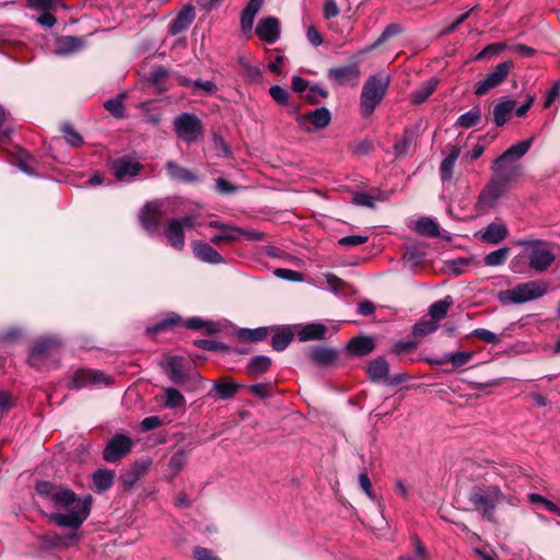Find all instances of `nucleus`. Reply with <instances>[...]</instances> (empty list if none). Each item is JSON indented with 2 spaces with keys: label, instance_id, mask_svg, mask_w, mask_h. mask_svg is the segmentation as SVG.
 <instances>
[{
  "label": "nucleus",
  "instance_id": "obj_33",
  "mask_svg": "<svg viewBox=\"0 0 560 560\" xmlns=\"http://www.w3.org/2000/svg\"><path fill=\"white\" fill-rule=\"evenodd\" d=\"M166 170L170 177L177 182L190 183L196 179L195 175L185 167L176 164L173 161L167 162Z\"/></svg>",
  "mask_w": 560,
  "mask_h": 560
},
{
  "label": "nucleus",
  "instance_id": "obj_41",
  "mask_svg": "<svg viewBox=\"0 0 560 560\" xmlns=\"http://www.w3.org/2000/svg\"><path fill=\"white\" fill-rule=\"evenodd\" d=\"M510 249L508 247H501L493 250L485 256L483 262L487 266H501L506 261Z\"/></svg>",
  "mask_w": 560,
  "mask_h": 560
},
{
  "label": "nucleus",
  "instance_id": "obj_64",
  "mask_svg": "<svg viewBox=\"0 0 560 560\" xmlns=\"http://www.w3.org/2000/svg\"><path fill=\"white\" fill-rule=\"evenodd\" d=\"M560 96V81H557L552 88L547 92L546 100L544 102V107H550L553 102Z\"/></svg>",
  "mask_w": 560,
  "mask_h": 560
},
{
  "label": "nucleus",
  "instance_id": "obj_24",
  "mask_svg": "<svg viewBox=\"0 0 560 560\" xmlns=\"http://www.w3.org/2000/svg\"><path fill=\"white\" fill-rule=\"evenodd\" d=\"M375 343L373 338L360 336L352 338L348 343V350L351 354L362 357L374 350Z\"/></svg>",
  "mask_w": 560,
  "mask_h": 560
},
{
  "label": "nucleus",
  "instance_id": "obj_4",
  "mask_svg": "<svg viewBox=\"0 0 560 560\" xmlns=\"http://www.w3.org/2000/svg\"><path fill=\"white\" fill-rule=\"evenodd\" d=\"M548 282L533 280L515 285L513 289L502 290L498 293V300L504 304H522L544 296L548 291Z\"/></svg>",
  "mask_w": 560,
  "mask_h": 560
},
{
  "label": "nucleus",
  "instance_id": "obj_36",
  "mask_svg": "<svg viewBox=\"0 0 560 560\" xmlns=\"http://www.w3.org/2000/svg\"><path fill=\"white\" fill-rule=\"evenodd\" d=\"M481 119V110L478 107H474L469 112L460 115L457 118L455 126L464 129H468L477 126Z\"/></svg>",
  "mask_w": 560,
  "mask_h": 560
},
{
  "label": "nucleus",
  "instance_id": "obj_29",
  "mask_svg": "<svg viewBox=\"0 0 560 560\" xmlns=\"http://www.w3.org/2000/svg\"><path fill=\"white\" fill-rule=\"evenodd\" d=\"M508 235V230L502 224L491 223L483 231L481 238L486 243L498 244Z\"/></svg>",
  "mask_w": 560,
  "mask_h": 560
},
{
  "label": "nucleus",
  "instance_id": "obj_19",
  "mask_svg": "<svg viewBox=\"0 0 560 560\" xmlns=\"http://www.w3.org/2000/svg\"><path fill=\"white\" fill-rule=\"evenodd\" d=\"M256 33L260 39L269 44L276 43L280 37L279 20L273 16L261 19L256 26Z\"/></svg>",
  "mask_w": 560,
  "mask_h": 560
},
{
  "label": "nucleus",
  "instance_id": "obj_22",
  "mask_svg": "<svg viewBox=\"0 0 560 560\" xmlns=\"http://www.w3.org/2000/svg\"><path fill=\"white\" fill-rule=\"evenodd\" d=\"M195 18L194 9L188 7L182 10L174 20L168 24V32L172 35H177L187 30L192 23Z\"/></svg>",
  "mask_w": 560,
  "mask_h": 560
},
{
  "label": "nucleus",
  "instance_id": "obj_54",
  "mask_svg": "<svg viewBox=\"0 0 560 560\" xmlns=\"http://www.w3.org/2000/svg\"><path fill=\"white\" fill-rule=\"evenodd\" d=\"M62 130L70 145L79 147L83 142L82 137L70 125H66Z\"/></svg>",
  "mask_w": 560,
  "mask_h": 560
},
{
  "label": "nucleus",
  "instance_id": "obj_39",
  "mask_svg": "<svg viewBox=\"0 0 560 560\" xmlns=\"http://www.w3.org/2000/svg\"><path fill=\"white\" fill-rule=\"evenodd\" d=\"M212 388L217 390L221 399H228L235 394L237 385L232 381L224 378L222 381L212 382Z\"/></svg>",
  "mask_w": 560,
  "mask_h": 560
},
{
  "label": "nucleus",
  "instance_id": "obj_11",
  "mask_svg": "<svg viewBox=\"0 0 560 560\" xmlns=\"http://www.w3.org/2000/svg\"><path fill=\"white\" fill-rule=\"evenodd\" d=\"M331 115L326 107L316 108L296 117L299 127L307 132L324 129L329 125Z\"/></svg>",
  "mask_w": 560,
  "mask_h": 560
},
{
  "label": "nucleus",
  "instance_id": "obj_18",
  "mask_svg": "<svg viewBox=\"0 0 560 560\" xmlns=\"http://www.w3.org/2000/svg\"><path fill=\"white\" fill-rule=\"evenodd\" d=\"M60 346V340L57 337H44L38 339L31 349L30 363L33 366L37 365V361L49 354V352Z\"/></svg>",
  "mask_w": 560,
  "mask_h": 560
},
{
  "label": "nucleus",
  "instance_id": "obj_45",
  "mask_svg": "<svg viewBox=\"0 0 560 560\" xmlns=\"http://www.w3.org/2000/svg\"><path fill=\"white\" fill-rule=\"evenodd\" d=\"M472 358V352L468 351H457L451 352L446 354V361L452 363L454 368H460L467 364Z\"/></svg>",
  "mask_w": 560,
  "mask_h": 560
},
{
  "label": "nucleus",
  "instance_id": "obj_27",
  "mask_svg": "<svg viewBox=\"0 0 560 560\" xmlns=\"http://www.w3.org/2000/svg\"><path fill=\"white\" fill-rule=\"evenodd\" d=\"M460 154V148L459 147H452L450 150L448 155L442 161L440 165V174L441 179L443 182L450 180L453 176L454 166L456 163V160L458 159Z\"/></svg>",
  "mask_w": 560,
  "mask_h": 560
},
{
  "label": "nucleus",
  "instance_id": "obj_56",
  "mask_svg": "<svg viewBox=\"0 0 560 560\" xmlns=\"http://www.w3.org/2000/svg\"><path fill=\"white\" fill-rule=\"evenodd\" d=\"M400 32H401L400 25H398V24H389V25H387L385 27V30L383 31V33L381 34V36L375 42V44L373 45V47L384 43L385 40H387L392 36L399 34Z\"/></svg>",
  "mask_w": 560,
  "mask_h": 560
},
{
  "label": "nucleus",
  "instance_id": "obj_55",
  "mask_svg": "<svg viewBox=\"0 0 560 560\" xmlns=\"http://www.w3.org/2000/svg\"><path fill=\"white\" fill-rule=\"evenodd\" d=\"M368 241L365 235H349L341 237L338 243L346 247H355L364 244Z\"/></svg>",
  "mask_w": 560,
  "mask_h": 560
},
{
  "label": "nucleus",
  "instance_id": "obj_51",
  "mask_svg": "<svg viewBox=\"0 0 560 560\" xmlns=\"http://www.w3.org/2000/svg\"><path fill=\"white\" fill-rule=\"evenodd\" d=\"M180 363H182V358H178V357H172L170 360H168V369H170V376L172 378V381L174 382H178L183 378V373L180 371Z\"/></svg>",
  "mask_w": 560,
  "mask_h": 560
},
{
  "label": "nucleus",
  "instance_id": "obj_20",
  "mask_svg": "<svg viewBox=\"0 0 560 560\" xmlns=\"http://www.w3.org/2000/svg\"><path fill=\"white\" fill-rule=\"evenodd\" d=\"M85 45L83 38L78 36H60L57 38L55 54L58 56H68L81 50Z\"/></svg>",
  "mask_w": 560,
  "mask_h": 560
},
{
  "label": "nucleus",
  "instance_id": "obj_7",
  "mask_svg": "<svg viewBox=\"0 0 560 560\" xmlns=\"http://www.w3.org/2000/svg\"><path fill=\"white\" fill-rule=\"evenodd\" d=\"M514 68L512 60L500 62L495 68L486 75L485 79L475 84V94L482 96L489 93L494 88L499 86L508 78L511 70Z\"/></svg>",
  "mask_w": 560,
  "mask_h": 560
},
{
  "label": "nucleus",
  "instance_id": "obj_9",
  "mask_svg": "<svg viewBox=\"0 0 560 560\" xmlns=\"http://www.w3.org/2000/svg\"><path fill=\"white\" fill-rule=\"evenodd\" d=\"M178 325H183L190 330L206 329L207 331H210V323L201 319L200 317H190L186 320H183L179 315L171 314L163 320L159 322L156 325L149 327L147 332L155 334Z\"/></svg>",
  "mask_w": 560,
  "mask_h": 560
},
{
  "label": "nucleus",
  "instance_id": "obj_2",
  "mask_svg": "<svg viewBox=\"0 0 560 560\" xmlns=\"http://www.w3.org/2000/svg\"><path fill=\"white\" fill-rule=\"evenodd\" d=\"M468 501L474 509L481 513L483 520L490 523H497L495 508L500 504L517 506L520 500L512 493H505L498 485L480 483L469 492Z\"/></svg>",
  "mask_w": 560,
  "mask_h": 560
},
{
  "label": "nucleus",
  "instance_id": "obj_63",
  "mask_svg": "<svg viewBox=\"0 0 560 560\" xmlns=\"http://www.w3.org/2000/svg\"><path fill=\"white\" fill-rule=\"evenodd\" d=\"M162 425V420L158 416H150L141 421L142 431H151Z\"/></svg>",
  "mask_w": 560,
  "mask_h": 560
},
{
  "label": "nucleus",
  "instance_id": "obj_30",
  "mask_svg": "<svg viewBox=\"0 0 560 560\" xmlns=\"http://www.w3.org/2000/svg\"><path fill=\"white\" fill-rule=\"evenodd\" d=\"M515 107V102L512 100L498 103L493 108V119L498 127H502L509 119L510 114Z\"/></svg>",
  "mask_w": 560,
  "mask_h": 560
},
{
  "label": "nucleus",
  "instance_id": "obj_53",
  "mask_svg": "<svg viewBox=\"0 0 560 560\" xmlns=\"http://www.w3.org/2000/svg\"><path fill=\"white\" fill-rule=\"evenodd\" d=\"M186 464V454L184 452H176L172 455L168 462L170 469L177 474Z\"/></svg>",
  "mask_w": 560,
  "mask_h": 560
},
{
  "label": "nucleus",
  "instance_id": "obj_1",
  "mask_svg": "<svg viewBox=\"0 0 560 560\" xmlns=\"http://www.w3.org/2000/svg\"><path fill=\"white\" fill-rule=\"evenodd\" d=\"M37 493L49 500L57 510L66 513H51L49 520L59 527L78 530L89 517L92 497L79 498L71 489L49 481H38L35 486Z\"/></svg>",
  "mask_w": 560,
  "mask_h": 560
},
{
  "label": "nucleus",
  "instance_id": "obj_34",
  "mask_svg": "<svg viewBox=\"0 0 560 560\" xmlns=\"http://www.w3.org/2000/svg\"><path fill=\"white\" fill-rule=\"evenodd\" d=\"M452 304L453 300L448 295L443 300L434 302L429 308V315L431 316L432 320L438 323L439 320L443 319Z\"/></svg>",
  "mask_w": 560,
  "mask_h": 560
},
{
  "label": "nucleus",
  "instance_id": "obj_62",
  "mask_svg": "<svg viewBox=\"0 0 560 560\" xmlns=\"http://www.w3.org/2000/svg\"><path fill=\"white\" fill-rule=\"evenodd\" d=\"M528 502L533 504H540L546 510L551 511L555 508V503L538 493H529L527 495Z\"/></svg>",
  "mask_w": 560,
  "mask_h": 560
},
{
  "label": "nucleus",
  "instance_id": "obj_44",
  "mask_svg": "<svg viewBox=\"0 0 560 560\" xmlns=\"http://www.w3.org/2000/svg\"><path fill=\"white\" fill-rule=\"evenodd\" d=\"M506 48L505 43H494L487 45L480 52L477 54L475 60L490 59L493 56L499 55Z\"/></svg>",
  "mask_w": 560,
  "mask_h": 560
},
{
  "label": "nucleus",
  "instance_id": "obj_60",
  "mask_svg": "<svg viewBox=\"0 0 560 560\" xmlns=\"http://www.w3.org/2000/svg\"><path fill=\"white\" fill-rule=\"evenodd\" d=\"M527 257L525 256V249L522 255L515 256L510 262V269L514 273H523L525 271V262Z\"/></svg>",
  "mask_w": 560,
  "mask_h": 560
},
{
  "label": "nucleus",
  "instance_id": "obj_43",
  "mask_svg": "<svg viewBox=\"0 0 560 560\" xmlns=\"http://www.w3.org/2000/svg\"><path fill=\"white\" fill-rule=\"evenodd\" d=\"M532 144V140L521 141L512 147H510L503 154H508V158L512 159L516 162L517 159H521L523 155L527 153Z\"/></svg>",
  "mask_w": 560,
  "mask_h": 560
},
{
  "label": "nucleus",
  "instance_id": "obj_42",
  "mask_svg": "<svg viewBox=\"0 0 560 560\" xmlns=\"http://www.w3.org/2000/svg\"><path fill=\"white\" fill-rule=\"evenodd\" d=\"M292 338L289 330H279L272 336L271 346L275 350L282 351L290 345Z\"/></svg>",
  "mask_w": 560,
  "mask_h": 560
},
{
  "label": "nucleus",
  "instance_id": "obj_26",
  "mask_svg": "<svg viewBox=\"0 0 560 560\" xmlns=\"http://www.w3.org/2000/svg\"><path fill=\"white\" fill-rule=\"evenodd\" d=\"M311 360L317 365L327 366L337 359V351L331 348L314 347L310 351Z\"/></svg>",
  "mask_w": 560,
  "mask_h": 560
},
{
  "label": "nucleus",
  "instance_id": "obj_61",
  "mask_svg": "<svg viewBox=\"0 0 560 560\" xmlns=\"http://www.w3.org/2000/svg\"><path fill=\"white\" fill-rule=\"evenodd\" d=\"M359 485L371 500L374 501L376 499L375 493L372 489L370 478L366 472H361L359 475Z\"/></svg>",
  "mask_w": 560,
  "mask_h": 560
},
{
  "label": "nucleus",
  "instance_id": "obj_37",
  "mask_svg": "<svg viewBox=\"0 0 560 560\" xmlns=\"http://www.w3.org/2000/svg\"><path fill=\"white\" fill-rule=\"evenodd\" d=\"M271 360L266 355H257L250 359L247 364L248 373L253 376L262 374L269 370Z\"/></svg>",
  "mask_w": 560,
  "mask_h": 560
},
{
  "label": "nucleus",
  "instance_id": "obj_3",
  "mask_svg": "<svg viewBox=\"0 0 560 560\" xmlns=\"http://www.w3.org/2000/svg\"><path fill=\"white\" fill-rule=\"evenodd\" d=\"M516 244L525 248L528 266L537 273L547 271L556 260L551 243L537 238H524Z\"/></svg>",
  "mask_w": 560,
  "mask_h": 560
},
{
  "label": "nucleus",
  "instance_id": "obj_28",
  "mask_svg": "<svg viewBox=\"0 0 560 560\" xmlns=\"http://www.w3.org/2000/svg\"><path fill=\"white\" fill-rule=\"evenodd\" d=\"M115 479V474L109 469H98L92 475V480L97 492H104L108 490Z\"/></svg>",
  "mask_w": 560,
  "mask_h": 560
},
{
  "label": "nucleus",
  "instance_id": "obj_15",
  "mask_svg": "<svg viewBox=\"0 0 560 560\" xmlns=\"http://www.w3.org/2000/svg\"><path fill=\"white\" fill-rule=\"evenodd\" d=\"M110 377L97 370H78L72 380L71 387L73 388H82L91 385H102L109 384Z\"/></svg>",
  "mask_w": 560,
  "mask_h": 560
},
{
  "label": "nucleus",
  "instance_id": "obj_50",
  "mask_svg": "<svg viewBox=\"0 0 560 560\" xmlns=\"http://www.w3.org/2000/svg\"><path fill=\"white\" fill-rule=\"evenodd\" d=\"M269 94L280 105H287L289 101V92L280 85H272Z\"/></svg>",
  "mask_w": 560,
  "mask_h": 560
},
{
  "label": "nucleus",
  "instance_id": "obj_14",
  "mask_svg": "<svg viewBox=\"0 0 560 560\" xmlns=\"http://www.w3.org/2000/svg\"><path fill=\"white\" fill-rule=\"evenodd\" d=\"M504 187L502 183L491 179L479 194L477 209L479 211H488L493 208L503 195Z\"/></svg>",
  "mask_w": 560,
  "mask_h": 560
},
{
  "label": "nucleus",
  "instance_id": "obj_8",
  "mask_svg": "<svg viewBox=\"0 0 560 560\" xmlns=\"http://www.w3.org/2000/svg\"><path fill=\"white\" fill-rule=\"evenodd\" d=\"M197 222L195 215H186L180 219L168 220L164 229V234L168 244L176 249H182L185 245V229L195 228Z\"/></svg>",
  "mask_w": 560,
  "mask_h": 560
},
{
  "label": "nucleus",
  "instance_id": "obj_58",
  "mask_svg": "<svg viewBox=\"0 0 560 560\" xmlns=\"http://www.w3.org/2000/svg\"><path fill=\"white\" fill-rule=\"evenodd\" d=\"M194 253L202 261L210 262V246L208 244L195 242Z\"/></svg>",
  "mask_w": 560,
  "mask_h": 560
},
{
  "label": "nucleus",
  "instance_id": "obj_5",
  "mask_svg": "<svg viewBox=\"0 0 560 560\" xmlns=\"http://www.w3.org/2000/svg\"><path fill=\"white\" fill-rule=\"evenodd\" d=\"M388 85L389 77L384 73L371 75L365 81L360 96V108L364 117L372 115L375 107L382 102Z\"/></svg>",
  "mask_w": 560,
  "mask_h": 560
},
{
  "label": "nucleus",
  "instance_id": "obj_17",
  "mask_svg": "<svg viewBox=\"0 0 560 560\" xmlns=\"http://www.w3.org/2000/svg\"><path fill=\"white\" fill-rule=\"evenodd\" d=\"M112 168L118 180L130 182L140 173L142 165L128 158H118L113 161Z\"/></svg>",
  "mask_w": 560,
  "mask_h": 560
},
{
  "label": "nucleus",
  "instance_id": "obj_57",
  "mask_svg": "<svg viewBox=\"0 0 560 560\" xmlns=\"http://www.w3.org/2000/svg\"><path fill=\"white\" fill-rule=\"evenodd\" d=\"M412 143V135L406 133L400 140H398L394 144V150L397 155H402L408 152V149L410 148Z\"/></svg>",
  "mask_w": 560,
  "mask_h": 560
},
{
  "label": "nucleus",
  "instance_id": "obj_16",
  "mask_svg": "<svg viewBox=\"0 0 560 560\" xmlns=\"http://www.w3.org/2000/svg\"><path fill=\"white\" fill-rule=\"evenodd\" d=\"M327 77L337 85L357 84L360 70L357 65H347L329 69Z\"/></svg>",
  "mask_w": 560,
  "mask_h": 560
},
{
  "label": "nucleus",
  "instance_id": "obj_32",
  "mask_svg": "<svg viewBox=\"0 0 560 560\" xmlns=\"http://www.w3.org/2000/svg\"><path fill=\"white\" fill-rule=\"evenodd\" d=\"M366 372L372 381L378 382L387 376L388 363L384 358H377L369 363Z\"/></svg>",
  "mask_w": 560,
  "mask_h": 560
},
{
  "label": "nucleus",
  "instance_id": "obj_6",
  "mask_svg": "<svg viewBox=\"0 0 560 560\" xmlns=\"http://www.w3.org/2000/svg\"><path fill=\"white\" fill-rule=\"evenodd\" d=\"M173 126L176 136L188 144L198 141L202 136L201 121L194 114L183 113L176 116Z\"/></svg>",
  "mask_w": 560,
  "mask_h": 560
},
{
  "label": "nucleus",
  "instance_id": "obj_23",
  "mask_svg": "<svg viewBox=\"0 0 560 560\" xmlns=\"http://www.w3.org/2000/svg\"><path fill=\"white\" fill-rule=\"evenodd\" d=\"M238 231L230 225H224L212 220V243L220 244L237 238Z\"/></svg>",
  "mask_w": 560,
  "mask_h": 560
},
{
  "label": "nucleus",
  "instance_id": "obj_38",
  "mask_svg": "<svg viewBox=\"0 0 560 560\" xmlns=\"http://www.w3.org/2000/svg\"><path fill=\"white\" fill-rule=\"evenodd\" d=\"M435 88H436V81L431 80V81L427 82L424 85H422L421 88L413 91L411 93L412 104L419 105V104H422L423 102H425L429 98V96L434 92Z\"/></svg>",
  "mask_w": 560,
  "mask_h": 560
},
{
  "label": "nucleus",
  "instance_id": "obj_31",
  "mask_svg": "<svg viewBox=\"0 0 560 560\" xmlns=\"http://www.w3.org/2000/svg\"><path fill=\"white\" fill-rule=\"evenodd\" d=\"M418 234L427 237H438L440 235V228L438 223L429 217L420 218L415 225Z\"/></svg>",
  "mask_w": 560,
  "mask_h": 560
},
{
  "label": "nucleus",
  "instance_id": "obj_47",
  "mask_svg": "<svg viewBox=\"0 0 560 560\" xmlns=\"http://www.w3.org/2000/svg\"><path fill=\"white\" fill-rule=\"evenodd\" d=\"M273 275L283 280L292 281V282H302L304 281V275L302 272L287 269V268H277L273 270Z\"/></svg>",
  "mask_w": 560,
  "mask_h": 560
},
{
  "label": "nucleus",
  "instance_id": "obj_52",
  "mask_svg": "<svg viewBox=\"0 0 560 560\" xmlns=\"http://www.w3.org/2000/svg\"><path fill=\"white\" fill-rule=\"evenodd\" d=\"M472 336L487 342V343H498L500 341V338L497 334L485 329V328H477L472 331Z\"/></svg>",
  "mask_w": 560,
  "mask_h": 560
},
{
  "label": "nucleus",
  "instance_id": "obj_13",
  "mask_svg": "<svg viewBox=\"0 0 560 560\" xmlns=\"http://www.w3.org/2000/svg\"><path fill=\"white\" fill-rule=\"evenodd\" d=\"M495 174L494 180L505 186L508 183L515 180L520 174V166L515 161L508 158V154H501L492 165Z\"/></svg>",
  "mask_w": 560,
  "mask_h": 560
},
{
  "label": "nucleus",
  "instance_id": "obj_25",
  "mask_svg": "<svg viewBox=\"0 0 560 560\" xmlns=\"http://www.w3.org/2000/svg\"><path fill=\"white\" fill-rule=\"evenodd\" d=\"M327 327L319 323H311L301 328L298 332L300 341L322 340L325 338Z\"/></svg>",
  "mask_w": 560,
  "mask_h": 560
},
{
  "label": "nucleus",
  "instance_id": "obj_21",
  "mask_svg": "<svg viewBox=\"0 0 560 560\" xmlns=\"http://www.w3.org/2000/svg\"><path fill=\"white\" fill-rule=\"evenodd\" d=\"M265 0H249L241 14V30L243 33H250L254 26V20L260 11Z\"/></svg>",
  "mask_w": 560,
  "mask_h": 560
},
{
  "label": "nucleus",
  "instance_id": "obj_10",
  "mask_svg": "<svg viewBox=\"0 0 560 560\" xmlns=\"http://www.w3.org/2000/svg\"><path fill=\"white\" fill-rule=\"evenodd\" d=\"M132 446L133 442L130 436L117 433L106 443L103 450V459L107 463H116L129 454Z\"/></svg>",
  "mask_w": 560,
  "mask_h": 560
},
{
  "label": "nucleus",
  "instance_id": "obj_12",
  "mask_svg": "<svg viewBox=\"0 0 560 560\" xmlns=\"http://www.w3.org/2000/svg\"><path fill=\"white\" fill-rule=\"evenodd\" d=\"M164 217L162 203L148 202L141 210L140 223L151 235L159 233L161 221Z\"/></svg>",
  "mask_w": 560,
  "mask_h": 560
},
{
  "label": "nucleus",
  "instance_id": "obj_48",
  "mask_svg": "<svg viewBox=\"0 0 560 560\" xmlns=\"http://www.w3.org/2000/svg\"><path fill=\"white\" fill-rule=\"evenodd\" d=\"M214 188L222 195H232L236 194L241 189V186L229 182L226 178L219 177L215 179Z\"/></svg>",
  "mask_w": 560,
  "mask_h": 560
},
{
  "label": "nucleus",
  "instance_id": "obj_49",
  "mask_svg": "<svg viewBox=\"0 0 560 560\" xmlns=\"http://www.w3.org/2000/svg\"><path fill=\"white\" fill-rule=\"evenodd\" d=\"M122 95L117 96L116 98L107 100L104 104V107L115 117L124 116V102Z\"/></svg>",
  "mask_w": 560,
  "mask_h": 560
},
{
  "label": "nucleus",
  "instance_id": "obj_35",
  "mask_svg": "<svg viewBox=\"0 0 560 560\" xmlns=\"http://www.w3.org/2000/svg\"><path fill=\"white\" fill-rule=\"evenodd\" d=\"M268 336V329L266 327H258L255 329L241 328L237 331V337L245 342H258L262 341Z\"/></svg>",
  "mask_w": 560,
  "mask_h": 560
},
{
  "label": "nucleus",
  "instance_id": "obj_40",
  "mask_svg": "<svg viewBox=\"0 0 560 560\" xmlns=\"http://www.w3.org/2000/svg\"><path fill=\"white\" fill-rule=\"evenodd\" d=\"M439 328L438 323L428 319H421L412 327V335L415 337H425L432 332H434Z\"/></svg>",
  "mask_w": 560,
  "mask_h": 560
},
{
  "label": "nucleus",
  "instance_id": "obj_59",
  "mask_svg": "<svg viewBox=\"0 0 560 560\" xmlns=\"http://www.w3.org/2000/svg\"><path fill=\"white\" fill-rule=\"evenodd\" d=\"M219 156H228L231 153L230 147L221 139L212 135V152Z\"/></svg>",
  "mask_w": 560,
  "mask_h": 560
},
{
  "label": "nucleus",
  "instance_id": "obj_46",
  "mask_svg": "<svg viewBox=\"0 0 560 560\" xmlns=\"http://www.w3.org/2000/svg\"><path fill=\"white\" fill-rule=\"evenodd\" d=\"M185 404V398L182 393L175 388H167L165 390V405L170 408H179Z\"/></svg>",
  "mask_w": 560,
  "mask_h": 560
}]
</instances>
